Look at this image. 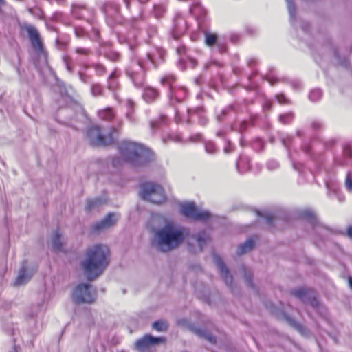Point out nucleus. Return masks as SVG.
I'll return each instance as SVG.
<instances>
[{
    "instance_id": "nucleus-41",
    "label": "nucleus",
    "mask_w": 352,
    "mask_h": 352,
    "mask_svg": "<svg viewBox=\"0 0 352 352\" xmlns=\"http://www.w3.org/2000/svg\"><path fill=\"white\" fill-rule=\"evenodd\" d=\"M75 34L77 37H81L84 35L85 31L82 28H76L75 29Z\"/></svg>"
},
{
    "instance_id": "nucleus-62",
    "label": "nucleus",
    "mask_w": 352,
    "mask_h": 352,
    "mask_svg": "<svg viewBox=\"0 0 352 352\" xmlns=\"http://www.w3.org/2000/svg\"><path fill=\"white\" fill-rule=\"evenodd\" d=\"M4 0H0V7L4 4Z\"/></svg>"
},
{
    "instance_id": "nucleus-12",
    "label": "nucleus",
    "mask_w": 352,
    "mask_h": 352,
    "mask_svg": "<svg viewBox=\"0 0 352 352\" xmlns=\"http://www.w3.org/2000/svg\"><path fill=\"white\" fill-rule=\"evenodd\" d=\"M36 270V268L28 269L27 261H23L14 281V285L20 286L25 284L32 278Z\"/></svg>"
},
{
    "instance_id": "nucleus-50",
    "label": "nucleus",
    "mask_w": 352,
    "mask_h": 352,
    "mask_svg": "<svg viewBox=\"0 0 352 352\" xmlns=\"http://www.w3.org/2000/svg\"><path fill=\"white\" fill-rule=\"evenodd\" d=\"M246 126H247V122H242L241 124V126H240V129H239V131L241 132H242L243 131H244L246 128Z\"/></svg>"
},
{
    "instance_id": "nucleus-32",
    "label": "nucleus",
    "mask_w": 352,
    "mask_h": 352,
    "mask_svg": "<svg viewBox=\"0 0 352 352\" xmlns=\"http://www.w3.org/2000/svg\"><path fill=\"white\" fill-rule=\"evenodd\" d=\"M346 187L347 190L350 192H352V173L349 172L347 173L346 180H345Z\"/></svg>"
},
{
    "instance_id": "nucleus-7",
    "label": "nucleus",
    "mask_w": 352,
    "mask_h": 352,
    "mask_svg": "<svg viewBox=\"0 0 352 352\" xmlns=\"http://www.w3.org/2000/svg\"><path fill=\"white\" fill-rule=\"evenodd\" d=\"M181 212L186 217L195 221L206 222L212 218L211 213L208 210L198 208L193 202L182 204Z\"/></svg>"
},
{
    "instance_id": "nucleus-24",
    "label": "nucleus",
    "mask_w": 352,
    "mask_h": 352,
    "mask_svg": "<svg viewBox=\"0 0 352 352\" xmlns=\"http://www.w3.org/2000/svg\"><path fill=\"white\" fill-rule=\"evenodd\" d=\"M153 328L157 331H165L168 329V324L166 321L158 320L153 324Z\"/></svg>"
},
{
    "instance_id": "nucleus-1",
    "label": "nucleus",
    "mask_w": 352,
    "mask_h": 352,
    "mask_svg": "<svg viewBox=\"0 0 352 352\" xmlns=\"http://www.w3.org/2000/svg\"><path fill=\"white\" fill-rule=\"evenodd\" d=\"M164 219L159 215L152 217L149 225L153 234L151 244L161 252H169L180 246L186 240L188 246L194 253L201 252L210 240L208 233L201 231L190 235L188 228L178 226L173 222H166L162 227H155V223L161 224Z\"/></svg>"
},
{
    "instance_id": "nucleus-52",
    "label": "nucleus",
    "mask_w": 352,
    "mask_h": 352,
    "mask_svg": "<svg viewBox=\"0 0 352 352\" xmlns=\"http://www.w3.org/2000/svg\"><path fill=\"white\" fill-rule=\"evenodd\" d=\"M292 86L294 89H297L300 87V83L298 82H292Z\"/></svg>"
},
{
    "instance_id": "nucleus-61",
    "label": "nucleus",
    "mask_w": 352,
    "mask_h": 352,
    "mask_svg": "<svg viewBox=\"0 0 352 352\" xmlns=\"http://www.w3.org/2000/svg\"><path fill=\"white\" fill-rule=\"evenodd\" d=\"M242 161H243V159H240V160H239V161L237 162L236 166H237V167H238V168H239V166H240V164H241V163L242 162Z\"/></svg>"
},
{
    "instance_id": "nucleus-45",
    "label": "nucleus",
    "mask_w": 352,
    "mask_h": 352,
    "mask_svg": "<svg viewBox=\"0 0 352 352\" xmlns=\"http://www.w3.org/2000/svg\"><path fill=\"white\" fill-rule=\"evenodd\" d=\"M228 145L227 146H226L225 148H224V152L226 153H227V154L230 153L232 151V146L230 145V143L228 142Z\"/></svg>"
},
{
    "instance_id": "nucleus-25",
    "label": "nucleus",
    "mask_w": 352,
    "mask_h": 352,
    "mask_svg": "<svg viewBox=\"0 0 352 352\" xmlns=\"http://www.w3.org/2000/svg\"><path fill=\"white\" fill-rule=\"evenodd\" d=\"M287 4V9L290 16V20L292 21L295 19L296 6L293 0H285Z\"/></svg>"
},
{
    "instance_id": "nucleus-9",
    "label": "nucleus",
    "mask_w": 352,
    "mask_h": 352,
    "mask_svg": "<svg viewBox=\"0 0 352 352\" xmlns=\"http://www.w3.org/2000/svg\"><path fill=\"white\" fill-rule=\"evenodd\" d=\"M175 78L173 76H167L161 79L162 85H167L170 87L168 96L170 101L181 102L186 95V90L184 87H173V84Z\"/></svg>"
},
{
    "instance_id": "nucleus-30",
    "label": "nucleus",
    "mask_w": 352,
    "mask_h": 352,
    "mask_svg": "<svg viewBox=\"0 0 352 352\" xmlns=\"http://www.w3.org/2000/svg\"><path fill=\"white\" fill-rule=\"evenodd\" d=\"M82 10V12L85 11V9L80 6H74L72 9L73 15L76 18H84V14L80 13L79 10Z\"/></svg>"
},
{
    "instance_id": "nucleus-15",
    "label": "nucleus",
    "mask_w": 352,
    "mask_h": 352,
    "mask_svg": "<svg viewBox=\"0 0 352 352\" xmlns=\"http://www.w3.org/2000/svg\"><path fill=\"white\" fill-rule=\"evenodd\" d=\"M204 35L205 43L207 46L212 47L217 44L220 52L222 53L226 51V47L224 43L218 38L217 34L210 32L208 31H206Z\"/></svg>"
},
{
    "instance_id": "nucleus-34",
    "label": "nucleus",
    "mask_w": 352,
    "mask_h": 352,
    "mask_svg": "<svg viewBox=\"0 0 352 352\" xmlns=\"http://www.w3.org/2000/svg\"><path fill=\"white\" fill-rule=\"evenodd\" d=\"M205 149L208 153L212 154L215 152L216 148L214 144L212 142H209L206 143Z\"/></svg>"
},
{
    "instance_id": "nucleus-31",
    "label": "nucleus",
    "mask_w": 352,
    "mask_h": 352,
    "mask_svg": "<svg viewBox=\"0 0 352 352\" xmlns=\"http://www.w3.org/2000/svg\"><path fill=\"white\" fill-rule=\"evenodd\" d=\"M102 87L100 85L96 84L93 85L91 87V93L94 96H98L102 94Z\"/></svg>"
},
{
    "instance_id": "nucleus-59",
    "label": "nucleus",
    "mask_w": 352,
    "mask_h": 352,
    "mask_svg": "<svg viewBox=\"0 0 352 352\" xmlns=\"http://www.w3.org/2000/svg\"><path fill=\"white\" fill-rule=\"evenodd\" d=\"M349 285L350 287L352 289V277L349 278Z\"/></svg>"
},
{
    "instance_id": "nucleus-6",
    "label": "nucleus",
    "mask_w": 352,
    "mask_h": 352,
    "mask_svg": "<svg viewBox=\"0 0 352 352\" xmlns=\"http://www.w3.org/2000/svg\"><path fill=\"white\" fill-rule=\"evenodd\" d=\"M72 298L76 303H91L97 298L96 289L89 283L78 284L72 293Z\"/></svg>"
},
{
    "instance_id": "nucleus-48",
    "label": "nucleus",
    "mask_w": 352,
    "mask_h": 352,
    "mask_svg": "<svg viewBox=\"0 0 352 352\" xmlns=\"http://www.w3.org/2000/svg\"><path fill=\"white\" fill-rule=\"evenodd\" d=\"M274 217L272 215H267L265 217L266 222L268 224H272Z\"/></svg>"
},
{
    "instance_id": "nucleus-43",
    "label": "nucleus",
    "mask_w": 352,
    "mask_h": 352,
    "mask_svg": "<svg viewBox=\"0 0 352 352\" xmlns=\"http://www.w3.org/2000/svg\"><path fill=\"white\" fill-rule=\"evenodd\" d=\"M112 164L114 167H118L121 164L120 159L118 157L114 158L112 161Z\"/></svg>"
},
{
    "instance_id": "nucleus-63",
    "label": "nucleus",
    "mask_w": 352,
    "mask_h": 352,
    "mask_svg": "<svg viewBox=\"0 0 352 352\" xmlns=\"http://www.w3.org/2000/svg\"><path fill=\"white\" fill-rule=\"evenodd\" d=\"M140 3H144L146 2L148 0H138Z\"/></svg>"
},
{
    "instance_id": "nucleus-42",
    "label": "nucleus",
    "mask_w": 352,
    "mask_h": 352,
    "mask_svg": "<svg viewBox=\"0 0 352 352\" xmlns=\"http://www.w3.org/2000/svg\"><path fill=\"white\" fill-rule=\"evenodd\" d=\"M291 324L294 325L300 333H303L304 328L299 324H296L293 321H290Z\"/></svg>"
},
{
    "instance_id": "nucleus-16",
    "label": "nucleus",
    "mask_w": 352,
    "mask_h": 352,
    "mask_svg": "<svg viewBox=\"0 0 352 352\" xmlns=\"http://www.w3.org/2000/svg\"><path fill=\"white\" fill-rule=\"evenodd\" d=\"M214 259L225 283L227 285L231 286L232 283V276L230 275L228 269L219 256L214 255Z\"/></svg>"
},
{
    "instance_id": "nucleus-18",
    "label": "nucleus",
    "mask_w": 352,
    "mask_h": 352,
    "mask_svg": "<svg viewBox=\"0 0 352 352\" xmlns=\"http://www.w3.org/2000/svg\"><path fill=\"white\" fill-rule=\"evenodd\" d=\"M62 236L58 231H56L52 237L51 244L55 252H60L63 250Z\"/></svg>"
},
{
    "instance_id": "nucleus-3",
    "label": "nucleus",
    "mask_w": 352,
    "mask_h": 352,
    "mask_svg": "<svg viewBox=\"0 0 352 352\" xmlns=\"http://www.w3.org/2000/svg\"><path fill=\"white\" fill-rule=\"evenodd\" d=\"M157 56L151 53L146 54V59H133L126 69L128 77L136 87H141L145 78V71L151 67H156L158 59L162 60L164 51L162 49L157 50Z\"/></svg>"
},
{
    "instance_id": "nucleus-22",
    "label": "nucleus",
    "mask_w": 352,
    "mask_h": 352,
    "mask_svg": "<svg viewBox=\"0 0 352 352\" xmlns=\"http://www.w3.org/2000/svg\"><path fill=\"white\" fill-rule=\"evenodd\" d=\"M99 117L104 120H111L114 117V113L111 108H107L98 113Z\"/></svg>"
},
{
    "instance_id": "nucleus-49",
    "label": "nucleus",
    "mask_w": 352,
    "mask_h": 352,
    "mask_svg": "<svg viewBox=\"0 0 352 352\" xmlns=\"http://www.w3.org/2000/svg\"><path fill=\"white\" fill-rule=\"evenodd\" d=\"M289 141V138H282L283 144V145H284L285 147H287V146H288Z\"/></svg>"
},
{
    "instance_id": "nucleus-11",
    "label": "nucleus",
    "mask_w": 352,
    "mask_h": 352,
    "mask_svg": "<svg viewBox=\"0 0 352 352\" xmlns=\"http://www.w3.org/2000/svg\"><path fill=\"white\" fill-rule=\"evenodd\" d=\"M164 337H153L151 335H146L135 342L136 349L143 351L151 346L156 345L161 342H164Z\"/></svg>"
},
{
    "instance_id": "nucleus-23",
    "label": "nucleus",
    "mask_w": 352,
    "mask_h": 352,
    "mask_svg": "<svg viewBox=\"0 0 352 352\" xmlns=\"http://www.w3.org/2000/svg\"><path fill=\"white\" fill-rule=\"evenodd\" d=\"M300 216L302 218L309 220L310 221V223H311L313 224L316 223V220L315 214L310 210H305L302 211L300 213Z\"/></svg>"
},
{
    "instance_id": "nucleus-19",
    "label": "nucleus",
    "mask_w": 352,
    "mask_h": 352,
    "mask_svg": "<svg viewBox=\"0 0 352 352\" xmlns=\"http://www.w3.org/2000/svg\"><path fill=\"white\" fill-rule=\"evenodd\" d=\"M106 201V199L102 198H95V199H87V206H86V210L89 212L94 210L96 209L99 208V207L104 204Z\"/></svg>"
},
{
    "instance_id": "nucleus-13",
    "label": "nucleus",
    "mask_w": 352,
    "mask_h": 352,
    "mask_svg": "<svg viewBox=\"0 0 352 352\" xmlns=\"http://www.w3.org/2000/svg\"><path fill=\"white\" fill-rule=\"evenodd\" d=\"M116 220L117 219L116 218V214L114 213H109L101 221L93 224L91 226V230L96 233L102 232L113 226L116 223Z\"/></svg>"
},
{
    "instance_id": "nucleus-5",
    "label": "nucleus",
    "mask_w": 352,
    "mask_h": 352,
    "mask_svg": "<svg viewBox=\"0 0 352 352\" xmlns=\"http://www.w3.org/2000/svg\"><path fill=\"white\" fill-rule=\"evenodd\" d=\"M140 197L142 199L155 204L162 203L166 199L161 186L151 182L142 184Z\"/></svg>"
},
{
    "instance_id": "nucleus-57",
    "label": "nucleus",
    "mask_w": 352,
    "mask_h": 352,
    "mask_svg": "<svg viewBox=\"0 0 352 352\" xmlns=\"http://www.w3.org/2000/svg\"><path fill=\"white\" fill-rule=\"evenodd\" d=\"M65 65H66V67H67V70H68L69 72H72V69H71V67H70V66H69V63H68L67 61H65Z\"/></svg>"
},
{
    "instance_id": "nucleus-47",
    "label": "nucleus",
    "mask_w": 352,
    "mask_h": 352,
    "mask_svg": "<svg viewBox=\"0 0 352 352\" xmlns=\"http://www.w3.org/2000/svg\"><path fill=\"white\" fill-rule=\"evenodd\" d=\"M344 153L346 155L352 158V149L351 148H345Z\"/></svg>"
},
{
    "instance_id": "nucleus-2",
    "label": "nucleus",
    "mask_w": 352,
    "mask_h": 352,
    "mask_svg": "<svg viewBox=\"0 0 352 352\" xmlns=\"http://www.w3.org/2000/svg\"><path fill=\"white\" fill-rule=\"evenodd\" d=\"M110 262V250L104 244L89 246L80 263V268L89 281L96 279L107 267Z\"/></svg>"
},
{
    "instance_id": "nucleus-10",
    "label": "nucleus",
    "mask_w": 352,
    "mask_h": 352,
    "mask_svg": "<svg viewBox=\"0 0 352 352\" xmlns=\"http://www.w3.org/2000/svg\"><path fill=\"white\" fill-rule=\"evenodd\" d=\"M22 28L26 31L33 49L38 53H43L44 52L43 46L36 28L28 23H24Z\"/></svg>"
},
{
    "instance_id": "nucleus-64",
    "label": "nucleus",
    "mask_w": 352,
    "mask_h": 352,
    "mask_svg": "<svg viewBox=\"0 0 352 352\" xmlns=\"http://www.w3.org/2000/svg\"><path fill=\"white\" fill-rule=\"evenodd\" d=\"M294 168H295L296 170H300V169H299V168H298L296 165H295V164L294 165Z\"/></svg>"
},
{
    "instance_id": "nucleus-53",
    "label": "nucleus",
    "mask_w": 352,
    "mask_h": 352,
    "mask_svg": "<svg viewBox=\"0 0 352 352\" xmlns=\"http://www.w3.org/2000/svg\"><path fill=\"white\" fill-rule=\"evenodd\" d=\"M347 233H348V235L350 236V237H352V226L349 228L348 230H347Z\"/></svg>"
},
{
    "instance_id": "nucleus-58",
    "label": "nucleus",
    "mask_w": 352,
    "mask_h": 352,
    "mask_svg": "<svg viewBox=\"0 0 352 352\" xmlns=\"http://www.w3.org/2000/svg\"><path fill=\"white\" fill-rule=\"evenodd\" d=\"M267 80L270 82V83L273 85L275 83V80L272 78H268Z\"/></svg>"
},
{
    "instance_id": "nucleus-27",
    "label": "nucleus",
    "mask_w": 352,
    "mask_h": 352,
    "mask_svg": "<svg viewBox=\"0 0 352 352\" xmlns=\"http://www.w3.org/2000/svg\"><path fill=\"white\" fill-rule=\"evenodd\" d=\"M322 96L321 91L318 89H313L309 96V99L311 101H317Z\"/></svg>"
},
{
    "instance_id": "nucleus-8",
    "label": "nucleus",
    "mask_w": 352,
    "mask_h": 352,
    "mask_svg": "<svg viewBox=\"0 0 352 352\" xmlns=\"http://www.w3.org/2000/svg\"><path fill=\"white\" fill-rule=\"evenodd\" d=\"M87 137L92 145L106 146L111 144L114 141L113 133L104 135L98 126H93L87 131Z\"/></svg>"
},
{
    "instance_id": "nucleus-35",
    "label": "nucleus",
    "mask_w": 352,
    "mask_h": 352,
    "mask_svg": "<svg viewBox=\"0 0 352 352\" xmlns=\"http://www.w3.org/2000/svg\"><path fill=\"white\" fill-rule=\"evenodd\" d=\"M292 118V114H285V115H281L279 116V120L283 124H287L290 122V120Z\"/></svg>"
},
{
    "instance_id": "nucleus-55",
    "label": "nucleus",
    "mask_w": 352,
    "mask_h": 352,
    "mask_svg": "<svg viewBox=\"0 0 352 352\" xmlns=\"http://www.w3.org/2000/svg\"><path fill=\"white\" fill-rule=\"evenodd\" d=\"M201 109H202L201 108H197V109H196L195 110L188 109V113H191V112H192V111H197L198 112V111H201Z\"/></svg>"
},
{
    "instance_id": "nucleus-60",
    "label": "nucleus",
    "mask_w": 352,
    "mask_h": 352,
    "mask_svg": "<svg viewBox=\"0 0 352 352\" xmlns=\"http://www.w3.org/2000/svg\"><path fill=\"white\" fill-rule=\"evenodd\" d=\"M125 3H126V6L127 7V8H129V0H124Z\"/></svg>"
},
{
    "instance_id": "nucleus-56",
    "label": "nucleus",
    "mask_w": 352,
    "mask_h": 352,
    "mask_svg": "<svg viewBox=\"0 0 352 352\" xmlns=\"http://www.w3.org/2000/svg\"><path fill=\"white\" fill-rule=\"evenodd\" d=\"M157 124V122H151V127L152 129H154Z\"/></svg>"
},
{
    "instance_id": "nucleus-17",
    "label": "nucleus",
    "mask_w": 352,
    "mask_h": 352,
    "mask_svg": "<svg viewBox=\"0 0 352 352\" xmlns=\"http://www.w3.org/2000/svg\"><path fill=\"white\" fill-rule=\"evenodd\" d=\"M255 245V241L252 239H248L245 243L239 245L236 254L239 256L244 254L252 250Z\"/></svg>"
},
{
    "instance_id": "nucleus-39",
    "label": "nucleus",
    "mask_w": 352,
    "mask_h": 352,
    "mask_svg": "<svg viewBox=\"0 0 352 352\" xmlns=\"http://www.w3.org/2000/svg\"><path fill=\"white\" fill-rule=\"evenodd\" d=\"M278 166V164L275 161H270L267 163V168L270 170H274Z\"/></svg>"
},
{
    "instance_id": "nucleus-40",
    "label": "nucleus",
    "mask_w": 352,
    "mask_h": 352,
    "mask_svg": "<svg viewBox=\"0 0 352 352\" xmlns=\"http://www.w3.org/2000/svg\"><path fill=\"white\" fill-rule=\"evenodd\" d=\"M107 58L115 61L119 58V54L116 52H112L111 55H107Z\"/></svg>"
},
{
    "instance_id": "nucleus-21",
    "label": "nucleus",
    "mask_w": 352,
    "mask_h": 352,
    "mask_svg": "<svg viewBox=\"0 0 352 352\" xmlns=\"http://www.w3.org/2000/svg\"><path fill=\"white\" fill-rule=\"evenodd\" d=\"M194 332L195 334L199 336L200 338H203L207 340L210 343L216 342L215 338L213 336H212L209 332L206 331L205 329L196 328L194 329Z\"/></svg>"
},
{
    "instance_id": "nucleus-51",
    "label": "nucleus",
    "mask_w": 352,
    "mask_h": 352,
    "mask_svg": "<svg viewBox=\"0 0 352 352\" xmlns=\"http://www.w3.org/2000/svg\"><path fill=\"white\" fill-rule=\"evenodd\" d=\"M104 12L107 15H111V13L110 12V8L108 6L104 8Z\"/></svg>"
},
{
    "instance_id": "nucleus-29",
    "label": "nucleus",
    "mask_w": 352,
    "mask_h": 352,
    "mask_svg": "<svg viewBox=\"0 0 352 352\" xmlns=\"http://www.w3.org/2000/svg\"><path fill=\"white\" fill-rule=\"evenodd\" d=\"M166 8L163 5H157L154 7V14L155 17L160 18L165 12Z\"/></svg>"
},
{
    "instance_id": "nucleus-37",
    "label": "nucleus",
    "mask_w": 352,
    "mask_h": 352,
    "mask_svg": "<svg viewBox=\"0 0 352 352\" xmlns=\"http://www.w3.org/2000/svg\"><path fill=\"white\" fill-rule=\"evenodd\" d=\"M89 52L90 51L86 48L78 47L76 49V52L78 54L88 55Z\"/></svg>"
},
{
    "instance_id": "nucleus-26",
    "label": "nucleus",
    "mask_w": 352,
    "mask_h": 352,
    "mask_svg": "<svg viewBox=\"0 0 352 352\" xmlns=\"http://www.w3.org/2000/svg\"><path fill=\"white\" fill-rule=\"evenodd\" d=\"M204 12V8L199 3H195L190 8V12L196 17L201 16Z\"/></svg>"
},
{
    "instance_id": "nucleus-28",
    "label": "nucleus",
    "mask_w": 352,
    "mask_h": 352,
    "mask_svg": "<svg viewBox=\"0 0 352 352\" xmlns=\"http://www.w3.org/2000/svg\"><path fill=\"white\" fill-rule=\"evenodd\" d=\"M243 270L244 272V278L245 279V281L247 283V285L249 287H253V283H252V274L250 271H248L245 267H243Z\"/></svg>"
},
{
    "instance_id": "nucleus-14",
    "label": "nucleus",
    "mask_w": 352,
    "mask_h": 352,
    "mask_svg": "<svg viewBox=\"0 0 352 352\" xmlns=\"http://www.w3.org/2000/svg\"><path fill=\"white\" fill-rule=\"evenodd\" d=\"M294 295L305 303H309L313 307H317L319 302L314 293L305 289H299L293 292Z\"/></svg>"
},
{
    "instance_id": "nucleus-4",
    "label": "nucleus",
    "mask_w": 352,
    "mask_h": 352,
    "mask_svg": "<svg viewBox=\"0 0 352 352\" xmlns=\"http://www.w3.org/2000/svg\"><path fill=\"white\" fill-rule=\"evenodd\" d=\"M119 152L123 160L134 166L144 165L153 158V153L143 145L124 140L119 145Z\"/></svg>"
},
{
    "instance_id": "nucleus-44",
    "label": "nucleus",
    "mask_w": 352,
    "mask_h": 352,
    "mask_svg": "<svg viewBox=\"0 0 352 352\" xmlns=\"http://www.w3.org/2000/svg\"><path fill=\"white\" fill-rule=\"evenodd\" d=\"M113 78H114V73H112L109 76V88L111 89H113L114 88L113 82H111Z\"/></svg>"
},
{
    "instance_id": "nucleus-46",
    "label": "nucleus",
    "mask_w": 352,
    "mask_h": 352,
    "mask_svg": "<svg viewBox=\"0 0 352 352\" xmlns=\"http://www.w3.org/2000/svg\"><path fill=\"white\" fill-rule=\"evenodd\" d=\"M201 136L200 134H197V135H195L194 136H192L190 138V139H191V140L192 142H196V141H198V140H201Z\"/></svg>"
},
{
    "instance_id": "nucleus-33",
    "label": "nucleus",
    "mask_w": 352,
    "mask_h": 352,
    "mask_svg": "<svg viewBox=\"0 0 352 352\" xmlns=\"http://www.w3.org/2000/svg\"><path fill=\"white\" fill-rule=\"evenodd\" d=\"M127 105H128L129 111L126 112V116L130 121L133 122L134 120V119L133 117L131 109L133 108V103L131 100H128Z\"/></svg>"
},
{
    "instance_id": "nucleus-36",
    "label": "nucleus",
    "mask_w": 352,
    "mask_h": 352,
    "mask_svg": "<svg viewBox=\"0 0 352 352\" xmlns=\"http://www.w3.org/2000/svg\"><path fill=\"white\" fill-rule=\"evenodd\" d=\"M276 98H277V100L278 101V102L280 104H287L288 103V100L285 98V96L282 94H278L276 96Z\"/></svg>"
},
{
    "instance_id": "nucleus-38",
    "label": "nucleus",
    "mask_w": 352,
    "mask_h": 352,
    "mask_svg": "<svg viewBox=\"0 0 352 352\" xmlns=\"http://www.w3.org/2000/svg\"><path fill=\"white\" fill-rule=\"evenodd\" d=\"M95 69L99 75H102L105 71L104 66L100 64L96 65Z\"/></svg>"
},
{
    "instance_id": "nucleus-20",
    "label": "nucleus",
    "mask_w": 352,
    "mask_h": 352,
    "mask_svg": "<svg viewBox=\"0 0 352 352\" xmlns=\"http://www.w3.org/2000/svg\"><path fill=\"white\" fill-rule=\"evenodd\" d=\"M158 96V92L156 89L151 87H146L143 92L144 99L148 102L153 101Z\"/></svg>"
},
{
    "instance_id": "nucleus-54",
    "label": "nucleus",
    "mask_w": 352,
    "mask_h": 352,
    "mask_svg": "<svg viewBox=\"0 0 352 352\" xmlns=\"http://www.w3.org/2000/svg\"><path fill=\"white\" fill-rule=\"evenodd\" d=\"M79 75H80V78L81 80L85 82L86 79H85V76L83 74H82L81 73H80Z\"/></svg>"
}]
</instances>
